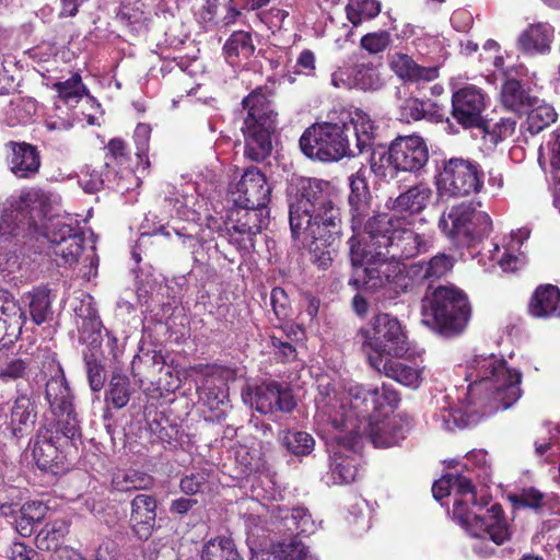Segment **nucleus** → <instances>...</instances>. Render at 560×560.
I'll return each mask as SVG.
<instances>
[{"mask_svg":"<svg viewBox=\"0 0 560 560\" xmlns=\"http://www.w3.org/2000/svg\"><path fill=\"white\" fill-rule=\"evenodd\" d=\"M465 381L469 382L465 399L456 407H442L436 421L446 430L464 429L482 416L505 410L522 396V374L493 353H479L466 361Z\"/></svg>","mask_w":560,"mask_h":560,"instance_id":"nucleus-1","label":"nucleus"},{"mask_svg":"<svg viewBox=\"0 0 560 560\" xmlns=\"http://www.w3.org/2000/svg\"><path fill=\"white\" fill-rule=\"evenodd\" d=\"M289 223L292 236L303 244L317 241L326 245L341 242L340 214L332 202L328 182L299 177L288 190Z\"/></svg>","mask_w":560,"mask_h":560,"instance_id":"nucleus-2","label":"nucleus"},{"mask_svg":"<svg viewBox=\"0 0 560 560\" xmlns=\"http://www.w3.org/2000/svg\"><path fill=\"white\" fill-rule=\"evenodd\" d=\"M377 247H350V257L354 268L355 282L369 291L386 289L399 294L424 280H436L447 275L455 258L438 254L428 261H417L408 266L395 259H387L376 250Z\"/></svg>","mask_w":560,"mask_h":560,"instance_id":"nucleus-3","label":"nucleus"},{"mask_svg":"<svg viewBox=\"0 0 560 560\" xmlns=\"http://www.w3.org/2000/svg\"><path fill=\"white\" fill-rule=\"evenodd\" d=\"M330 394L345 398V409L337 410L345 416H354L361 427L360 438L368 435L374 446L390 447L405 439L406 430L401 420L396 417H383L396 408L399 401L398 393L390 386L354 384L341 392L331 390Z\"/></svg>","mask_w":560,"mask_h":560,"instance_id":"nucleus-4","label":"nucleus"},{"mask_svg":"<svg viewBox=\"0 0 560 560\" xmlns=\"http://www.w3.org/2000/svg\"><path fill=\"white\" fill-rule=\"evenodd\" d=\"M454 492L453 516L472 537L489 539L495 545L509 540L511 533L501 505L485 511L490 498L477 493L470 479L460 475H445L432 487L433 497L441 500Z\"/></svg>","mask_w":560,"mask_h":560,"instance_id":"nucleus-5","label":"nucleus"},{"mask_svg":"<svg viewBox=\"0 0 560 560\" xmlns=\"http://www.w3.org/2000/svg\"><path fill=\"white\" fill-rule=\"evenodd\" d=\"M316 398L315 422L322 425L327 433L329 429L336 431L330 439L336 442L330 457L332 478L339 483H350L357 479L360 463V424L354 416L339 413L345 409V398L331 396L330 390L319 386Z\"/></svg>","mask_w":560,"mask_h":560,"instance_id":"nucleus-6","label":"nucleus"},{"mask_svg":"<svg viewBox=\"0 0 560 560\" xmlns=\"http://www.w3.org/2000/svg\"><path fill=\"white\" fill-rule=\"evenodd\" d=\"M350 194L348 196L349 212L353 237L368 234L371 238L382 236L386 238L385 245L411 242L415 245H424L425 241L411 229L397 228L393 217L380 213L375 214L373 196L368 180V171L359 168L349 177Z\"/></svg>","mask_w":560,"mask_h":560,"instance_id":"nucleus-7","label":"nucleus"},{"mask_svg":"<svg viewBox=\"0 0 560 560\" xmlns=\"http://www.w3.org/2000/svg\"><path fill=\"white\" fill-rule=\"evenodd\" d=\"M37 242L49 245H94L98 235L90 228H72L60 221L42 224L34 221L28 211L15 207L12 202L0 206V240L2 242Z\"/></svg>","mask_w":560,"mask_h":560,"instance_id":"nucleus-8","label":"nucleus"},{"mask_svg":"<svg viewBox=\"0 0 560 560\" xmlns=\"http://www.w3.org/2000/svg\"><path fill=\"white\" fill-rule=\"evenodd\" d=\"M470 318L471 305L468 296L455 285H439L422 300L421 323L442 337L462 335Z\"/></svg>","mask_w":560,"mask_h":560,"instance_id":"nucleus-9","label":"nucleus"},{"mask_svg":"<svg viewBox=\"0 0 560 560\" xmlns=\"http://www.w3.org/2000/svg\"><path fill=\"white\" fill-rule=\"evenodd\" d=\"M242 105L246 112L241 128L244 155L253 162H261L271 154V137L276 131L278 113L262 88H257L244 97Z\"/></svg>","mask_w":560,"mask_h":560,"instance_id":"nucleus-10","label":"nucleus"},{"mask_svg":"<svg viewBox=\"0 0 560 560\" xmlns=\"http://www.w3.org/2000/svg\"><path fill=\"white\" fill-rule=\"evenodd\" d=\"M359 342L371 366L380 365L388 358H404L410 350L408 334L400 320L378 313L359 329Z\"/></svg>","mask_w":560,"mask_h":560,"instance_id":"nucleus-11","label":"nucleus"},{"mask_svg":"<svg viewBox=\"0 0 560 560\" xmlns=\"http://www.w3.org/2000/svg\"><path fill=\"white\" fill-rule=\"evenodd\" d=\"M347 129L340 116L335 122H316L302 133L301 151L307 158L320 162H337L345 156H355Z\"/></svg>","mask_w":560,"mask_h":560,"instance_id":"nucleus-12","label":"nucleus"},{"mask_svg":"<svg viewBox=\"0 0 560 560\" xmlns=\"http://www.w3.org/2000/svg\"><path fill=\"white\" fill-rule=\"evenodd\" d=\"M483 172L469 159L452 158L443 162L438 177V190L454 197L479 192L483 186Z\"/></svg>","mask_w":560,"mask_h":560,"instance_id":"nucleus-13","label":"nucleus"},{"mask_svg":"<svg viewBox=\"0 0 560 560\" xmlns=\"http://www.w3.org/2000/svg\"><path fill=\"white\" fill-rule=\"evenodd\" d=\"M242 399L250 408L265 415L276 410L291 412L296 406L291 390L277 382L247 386L242 393Z\"/></svg>","mask_w":560,"mask_h":560,"instance_id":"nucleus-14","label":"nucleus"},{"mask_svg":"<svg viewBox=\"0 0 560 560\" xmlns=\"http://www.w3.org/2000/svg\"><path fill=\"white\" fill-rule=\"evenodd\" d=\"M429 160V149L419 136L396 138L387 151L386 162L397 171H420Z\"/></svg>","mask_w":560,"mask_h":560,"instance_id":"nucleus-15","label":"nucleus"},{"mask_svg":"<svg viewBox=\"0 0 560 560\" xmlns=\"http://www.w3.org/2000/svg\"><path fill=\"white\" fill-rule=\"evenodd\" d=\"M487 107V95L475 85H466L452 95V116L464 128H481Z\"/></svg>","mask_w":560,"mask_h":560,"instance_id":"nucleus-16","label":"nucleus"},{"mask_svg":"<svg viewBox=\"0 0 560 560\" xmlns=\"http://www.w3.org/2000/svg\"><path fill=\"white\" fill-rule=\"evenodd\" d=\"M234 202L245 210H259L270 201L271 187L257 167H248L236 186Z\"/></svg>","mask_w":560,"mask_h":560,"instance_id":"nucleus-17","label":"nucleus"},{"mask_svg":"<svg viewBox=\"0 0 560 560\" xmlns=\"http://www.w3.org/2000/svg\"><path fill=\"white\" fill-rule=\"evenodd\" d=\"M45 399L50 406L54 415L58 417H67L68 427L65 435L72 439L77 431L72 395L59 365L56 366L55 375L46 383Z\"/></svg>","mask_w":560,"mask_h":560,"instance_id":"nucleus-18","label":"nucleus"},{"mask_svg":"<svg viewBox=\"0 0 560 560\" xmlns=\"http://www.w3.org/2000/svg\"><path fill=\"white\" fill-rule=\"evenodd\" d=\"M474 219L490 224V218L487 214H477L470 205L460 203L441 215L439 226L443 233L451 237L460 235L468 237L471 234L470 225Z\"/></svg>","mask_w":560,"mask_h":560,"instance_id":"nucleus-19","label":"nucleus"},{"mask_svg":"<svg viewBox=\"0 0 560 560\" xmlns=\"http://www.w3.org/2000/svg\"><path fill=\"white\" fill-rule=\"evenodd\" d=\"M26 322V315L15 299L0 289V342L11 343L16 339Z\"/></svg>","mask_w":560,"mask_h":560,"instance_id":"nucleus-20","label":"nucleus"},{"mask_svg":"<svg viewBox=\"0 0 560 560\" xmlns=\"http://www.w3.org/2000/svg\"><path fill=\"white\" fill-rule=\"evenodd\" d=\"M156 500L149 494H138L131 501L130 525L140 540L152 535L156 518Z\"/></svg>","mask_w":560,"mask_h":560,"instance_id":"nucleus-21","label":"nucleus"},{"mask_svg":"<svg viewBox=\"0 0 560 560\" xmlns=\"http://www.w3.org/2000/svg\"><path fill=\"white\" fill-rule=\"evenodd\" d=\"M342 124L346 125L347 137L353 135L355 155L362 153L372 145L376 127L371 117L361 109H355L353 113L343 112L340 114Z\"/></svg>","mask_w":560,"mask_h":560,"instance_id":"nucleus-22","label":"nucleus"},{"mask_svg":"<svg viewBox=\"0 0 560 560\" xmlns=\"http://www.w3.org/2000/svg\"><path fill=\"white\" fill-rule=\"evenodd\" d=\"M389 68L405 82H430L439 77L438 67L419 66L410 56L402 52L389 56Z\"/></svg>","mask_w":560,"mask_h":560,"instance_id":"nucleus-23","label":"nucleus"},{"mask_svg":"<svg viewBox=\"0 0 560 560\" xmlns=\"http://www.w3.org/2000/svg\"><path fill=\"white\" fill-rule=\"evenodd\" d=\"M8 147L12 150L10 167L15 176L30 178L38 173L40 155L35 145L26 142L10 141Z\"/></svg>","mask_w":560,"mask_h":560,"instance_id":"nucleus-24","label":"nucleus"},{"mask_svg":"<svg viewBox=\"0 0 560 560\" xmlns=\"http://www.w3.org/2000/svg\"><path fill=\"white\" fill-rule=\"evenodd\" d=\"M528 312L536 318L560 317V290L552 284H541L533 293Z\"/></svg>","mask_w":560,"mask_h":560,"instance_id":"nucleus-25","label":"nucleus"},{"mask_svg":"<svg viewBox=\"0 0 560 560\" xmlns=\"http://www.w3.org/2000/svg\"><path fill=\"white\" fill-rule=\"evenodd\" d=\"M271 517L283 522V526L299 535H311L316 532L317 525L310 514L308 510L303 506L288 509L281 505H272L270 509Z\"/></svg>","mask_w":560,"mask_h":560,"instance_id":"nucleus-26","label":"nucleus"},{"mask_svg":"<svg viewBox=\"0 0 560 560\" xmlns=\"http://www.w3.org/2000/svg\"><path fill=\"white\" fill-rule=\"evenodd\" d=\"M36 416L31 397L25 394L20 395L13 401L7 429L13 438L20 439L33 428Z\"/></svg>","mask_w":560,"mask_h":560,"instance_id":"nucleus-27","label":"nucleus"},{"mask_svg":"<svg viewBox=\"0 0 560 560\" xmlns=\"http://www.w3.org/2000/svg\"><path fill=\"white\" fill-rule=\"evenodd\" d=\"M511 71L512 69L504 70L506 80L501 88V103L505 108L522 114L539 103V100L530 96L521 82L511 77Z\"/></svg>","mask_w":560,"mask_h":560,"instance_id":"nucleus-28","label":"nucleus"},{"mask_svg":"<svg viewBox=\"0 0 560 560\" xmlns=\"http://www.w3.org/2000/svg\"><path fill=\"white\" fill-rule=\"evenodd\" d=\"M73 311L81 339L92 338V341H95L96 338L94 336L100 335L102 322L97 315L93 296L82 293Z\"/></svg>","mask_w":560,"mask_h":560,"instance_id":"nucleus-29","label":"nucleus"},{"mask_svg":"<svg viewBox=\"0 0 560 560\" xmlns=\"http://www.w3.org/2000/svg\"><path fill=\"white\" fill-rule=\"evenodd\" d=\"M555 30L548 23L530 24L517 39L520 49L528 54H545L550 50Z\"/></svg>","mask_w":560,"mask_h":560,"instance_id":"nucleus-30","label":"nucleus"},{"mask_svg":"<svg viewBox=\"0 0 560 560\" xmlns=\"http://www.w3.org/2000/svg\"><path fill=\"white\" fill-rule=\"evenodd\" d=\"M372 368L387 377L411 388H418L422 382L423 368L417 363L409 365L404 362L393 361V358H388L382 361L380 365Z\"/></svg>","mask_w":560,"mask_h":560,"instance_id":"nucleus-31","label":"nucleus"},{"mask_svg":"<svg viewBox=\"0 0 560 560\" xmlns=\"http://www.w3.org/2000/svg\"><path fill=\"white\" fill-rule=\"evenodd\" d=\"M69 533V521L65 517H48L45 526L35 537V545L39 550L52 551L65 548L62 546L65 537Z\"/></svg>","mask_w":560,"mask_h":560,"instance_id":"nucleus-32","label":"nucleus"},{"mask_svg":"<svg viewBox=\"0 0 560 560\" xmlns=\"http://www.w3.org/2000/svg\"><path fill=\"white\" fill-rule=\"evenodd\" d=\"M432 189L425 184H418L392 200V209L399 212L419 213L429 203Z\"/></svg>","mask_w":560,"mask_h":560,"instance_id":"nucleus-33","label":"nucleus"},{"mask_svg":"<svg viewBox=\"0 0 560 560\" xmlns=\"http://www.w3.org/2000/svg\"><path fill=\"white\" fill-rule=\"evenodd\" d=\"M487 256L491 261L490 266L498 265L504 272H514L527 264V256L521 247H488Z\"/></svg>","mask_w":560,"mask_h":560,"instance_id":"nucleus-34","label":"nucleus"},{"mask_svg":"<svg viewBox=\"0 0 560 560\" xmlns=\"http://www.w3.org/2000/svg\"><path fill=\"white\" fill-rule=\"evenodd\" d=\"M33 457L37 467L42 470H52L54 466L58 464L59 451L51 434L45 432L36 436Z\"/></svg>","mask_w":560,"mask_h":560,"instance_id":"nucleus-35","label":"nucleus"},{"mask_svg":"<svg viewBox=\"0 0 560 560\" xmlns=\"http://www.w3.org/2000/svg\"><path fill=\"white\" fill-rule=\"evenodd\" d=\"M201 560H242L234 541L226 536L208 540L201 552Z\"/></svg>","mask_w":560,"mask_h":560,"instance_id":"nucleus-36","label":"nucleus"},{"mask_svg":"<svg viewBox=\"0 0 560 560\" xmlns=\"http://www.w3.org/2000/svg\"><path fill=\"white\" fill-rule=\"evenodd\" d=\"M130 381L121 373H114L110 377L105 401L116 409L124 408L130 400Z\"/></svg>","mask_w":560,"mask_h":560,"instance_id":"nucleus-37","label":"nucleus"},{"mask_svg":"<svg viewBox=\"0 0 560 560\" xmlns=\"http://www.w3.org/2000/svg\"><path fill=\"white\" fill-rule=\"evenodd\" d=\"M346 11L348 20L358 26L380 14L381 2L378 0H349Z\"/></svg>","mask_w":560,"mask_h":560,"instance_id":"nucleus-38","label":"nucleus"},{"mask_svg":"<svg viewBox=\"0 0 560 560\" xmlns=\"http://www.w3.org/2000/svg\"><path fill=\"white\" fill-rule=\"evenodd\" d=\"M49 290L38 288L30 294V314L36 325L46 323L52 315Z\"/></svg>","mask_w":560,"mask_h":560,"instance_id":"nucleus-39","label":"nucleus"},{"mask_svg":"<svg viewBox=\"0 0 560 560\" xmlns=\"http://www.w3.org/2000/svg\"><path fill=\"white\" fill-rule=\"evenodd\" d=\"M281 442L295 456H307L315 447L314 438L305 431H283Z\"/></svg>","mask_w":560,"mask_h":560,"instance_id":"nucleus-40","label":"nucleus"},{"mask_svg":"<svg viewBox=\"0 0 560 560\" xmlns=\"http://www.w3.org/2000/svg\"><path fill=\"white\" fill-rule=\"evenodd\" d=\"M352 83L348 85L355 86L363 91H376L380 90L384 82L381 78L380 72L373 66L369 65H357L352 70Z\"/></svg>","mask_w":560,"mask_h":560,"instance_id":"nucleus-41","label":"nucleus"},{"mask_svg":"<svg viewBox=\"0 0 560 560\" xmlns=\"http://www.w3.org/2000/svg\"><path fill=\"white\" fill-rule=\"evenodd\" d=\"M52 88L58 92L59 97L68 105L78 104L88 93L79 73H74L66 81L56 82Z\"/></svg>","mask_w":560,"mask_h":560,"instance_id":"nucleus-42","label":"nucleus"},{"mask_svg":"<svg viewBox=\"0 0 560 560\" xmlns=\"http://www.w3.org/2000/svg\"><path fill=\"white\" fill-rule=\"evenodd\" d=\"M224 52L228 58L242 57L249 58L255 50L252 35L248 32H234L224 44Z\"/></svg>","mask_w":560,"mask_h":560,"instance_id":"nucleus-43","label":"nucleus"},{"mask_svg":"<svg viewBox=\"0 0 560 560\" xmlns=\"http://www.w3.org/2000/svg\"><path fill=\"white\" fill-rule=\"evenodd\" d=\"M527 114V130L532 135H537L557 119V114L552 106L548 104H536Z\"/></svg>","mask_w":560,"mask_h":560,"instance_id":"nucleus-44","label":"nucleus"},{"mask_svg":"<svg viewBox=\"0 0 560 560\" xmlns=\"http://www.w3.org/2000/svg\"><path fill=\"white\" fill-rule=\"evenodd\" d=\"M433 104L420 101L417 97H408L402 100L399 104L401 119L404 120H420V119H429L431 120L433 114L431 113V107Z\"/></svg>","mask_w":560,"mask_h":560,"instance_id":"nucleus-45","label":"nucleus"},{"mask_svg":"<svg viewBox=\"0 0 560 560\" xmlns=\"http://www.w3.org/2000/svg\"><path fill=\"white\" fill-rule=\"evenodd\" d=\"M510 500L515 509L540 510L546 505V495L532 487L523 488L520 492L511 494Z\"/></svg>","mask_w":560,"mask_h":560,"instance_id":"nucleus-46","label":"nucleus"},{"mask_svg":"<svg viewBox=\"0 0 560 560\" xmlns=\"http://www.w3.org/2000/svg\"><path fill=\"white\" fill-rule=\"evenodd\" d=\"M30 370L27 359L13 357L0 363V381L8 383L24 378Z\"/></svg>","mask_w":560,"mask_h":560,"instance_id":"nucleus-47","label":"nucleus"},{"mask_svg":"<svg viewBox=\"0 0 560 560\" xmlns=\"http://www.w3.org/2000/svg\"><path fill=\"white\" fill-rule=\"evenodd\" d=\"M199 399L210 410L220 411L228 404V393L223 386L208 385L199 389Z\"/></svg>","mask_w":560,"mask_h":560,"instance_id":"nucleus-48","label":"nucleus"},{"mask_svg":"<svg viewBox=\"0 0 560 560\" xmlns=\"http://www.w3.org/2000/svg\"><path fill=\"white\" fill-rule=\"evenodd\" d=\"M516 128V120L511 117L501 118L498 122L493 124L492 126L488 125L485 121L483 129L487 133L491 136V140L494 143H498L499 141H502L509 137H511Z\"/></svg>","mask_w":560,"mask_h":560,"instance_id":"nucleus-49","label":"nucleus"},{"mask_svg":"<svg viewBox=\"0 0 560 560\" xmlns=\"http://www.w3.org/2000/svg\"><path fill=\"white\" fill-rule=\"evenodd\" d=\"M106 155L104 167H112V163L115 162L117 165H124L128 161V150L127 144L124 140L115 138L112 139L106 145Z\"/></svg>","mask_w":560,"mask_h":560,"instance_id":"nucleus-50","label":"nucleus"},{"mask_svg":"<svg viewBox=\"0 0 560 560\" xmlns=\"http://www.w3.org/2000/svg\"><path fill=\"white\" fill-rule=\"evenodd\" d=\"M392 42L390 33L381 31L370 33L361 38V46L371 54H378L385 50Z\"/></svg>","mask_w":560,"mask_h":560,"instance_id":"nucleus-51","label":"nucleus"},{"mask_svg":"<svg viewBox=\"0 0 560 560\" xmlns=\"http://www.w3.org/2000/svg\"><path fill=\"white\" fill-rule=\"evenodd\" d=\"M280 555L284 560H317L308 553L302 541L293 539L290 542L280 544Z\"/></svg>","mask_w":560,"mask_h":560,"instance_id":"nucleus-52","label":"nucleus"},{"mask_svg":"<svg viewBox=\"0 0 560 560\" xmlns=\"http://www.w3.org/2000/svg\"><path fill=\"white\" fill-rule=\"evenodd\" d=\"M208 475L203 471L191 472L179 481V488L186 495H195L203 490Z\"/></svg>","mask_w":560,"mask_h":560,"instance_id":"nucleus-53","label":"nucleus"},{"mask_svg":"<svg viewBox=\"0 0 560 560\" xmlns=\"http://www.w3.org/2000/svg\"><path fill=\"white\" fill-rule=\"evenodd\" d=\"M147 235H151L155 237L156 240L153 241V243H186L187 240L190 238L189 235L182 233L179 230L174 228H167L162 226L159 231H155L152 234H149L147 232L141 233V241L144 240Z\"/></svg>","mask_w":560,"mask_h":560,"instance_id":"nucleus-54","label":"nucleus"},{"mask_svg":"<svg viewBox=\"0 0 560 560\" xmlns=\"http://www.w3.org/2000/svg\"><path fill=\"white\" fill-rule=\"evenodd\" d=\"M22 259L15 247H0V272L13 273L21 268Z\"/></svg>","mask_w":560,"mask_h":560,"instance_id":"nucleus-55","label":"nucleus"},{"mask_svg":"<svg viewBox=\"0 0 560 560\" xmlns=\"http://www.w3.org/2000/svg\"><path fill=\"white\" fill-rule=\"evenodd\" d=\"M48 512L49 509L47 505L36 501L25 502L20 510V514H22L24 518L28 520L33 525L48 518Z\"/></svg>","mask_w":560,"mask_h":560,"instance_id":"nucleus-56","label":"nucleus"},{"mask_svg":"<svg viewBox=\"0 0 560 560\" xmlns=\"http://www.w3.org/2000/svg\"><path fill=\"white\" fill-rule=\"evenodd\" d=\"M86 374L91 389L100 392L105 383L103 366L96 360L89 359L86 360Z\"/></svg>","mask_w":560,"mask_h":560,"instance_id":"nucleus-57","label":"nucleus"},{"mask_svg":"<svg viewBox=\"0 0 560 560\" xmlns=\"http://www.w3.org/2000/svg\"><path fill=\"white\" fill-rule=\"evenodd\" d=\"M231 229H233L235 231V233L241 235V237H234L233 240H231L230 242L232 244L242 245V244L249 242L250 245H254L257 242H261L260 240H257V234H258L257 226H256V230L254 231L252 226L246 228V224H242V225L233 224L231 228H228L229 231H231Z\"/></svg>","mask_w":560,"mask_h":560,"instance_id":"nucleus-58","label":"nucleus"},{"mask_svg":"<svg viewBox=\"0 0 560 560\" xmlns=\"http://www.w3.org/2000/svg\"><path fill=\"white\" fill-rule=\"evenodd\" d=\"M310 259L320 269H327L332 261V253L326 247H308Z\"/></svg>","mask_w":560,"mask_h":560,"instance_id":"nucleus-59","label":"nucleus"},{"mask_svg":"<svg viewBox=\"0 0 560 560\" xmlns=\"http://www.w3.org/2000/svg\"><path fill=\"white\" fill-rule=\"evenodd\" d=\"M12 560H44L42 556L24 542H14L11 546Z\"/></svg>","mask_w":560,"mask_h":560,"instance_id":"nucleus-60","label":"nucleus"},{"mask_svg":"<svg viewBox=\"0 0 560 560\" xmlns=\"http://www.w3.org/2000/svg\"><path fill=\"white\" fill-rule=\"evenodd\" d=\"M86 173H89V171H86ZM86 175L88 174H85L84 176H86ZM109 175H110L109 171H107L104 175L93 171L90 174L89 179H85V177H83V178H81L80 183H81L82 187L84 188V190H86L88 192H94V191L100 190L104 186V183L106 179L109 180Z\"/></svg>","mask_w":560,"mask_h":560,"instance_id":"nucleus-61","label":"nucleus"},{"mask_svg":"<svg viewBox=\"0 0 560 560\" xmlns=\"http://www.w3.org/2000/svg\"><path fill=\"white\" fill-rule=\"evenodd\" d=\"M150 138V127L144 124H139L135 130V140L137 142V155L142 159V155L148 151Z\"/></svg>","mask_w":560,"mask_h":560,"instance_id":"nucleus-62","label":"nucleus"},{"mask_svg":"<svg viewBox=\"0 0 560 560\" xmlns=\"http://www.w3.org/2000/svg\"><path fill=\"white\" fill-rule=\"evenodd\" d=\"M118 545L113 540L103 541L95 552V560H117Z\"/></svg>","mask_w":560,"mask_h":560,"instance_id":"nucleus-63","label":"nucleus"},{"mask_svg":"<svg viewBox=\"0 0 560 560\" xmlns=\"http://www.w3.org/2000/svg\"><path fill=\"white\" fill-rule=\"evenodd\" d=\"M271 305L278 317L285 316L287 293L281 288H275L270 296Z\"/></svg>","mask_w":560,"mask_h":560,"instance_id":"nucleus-64","label":"nucleus"}]
</instances>
